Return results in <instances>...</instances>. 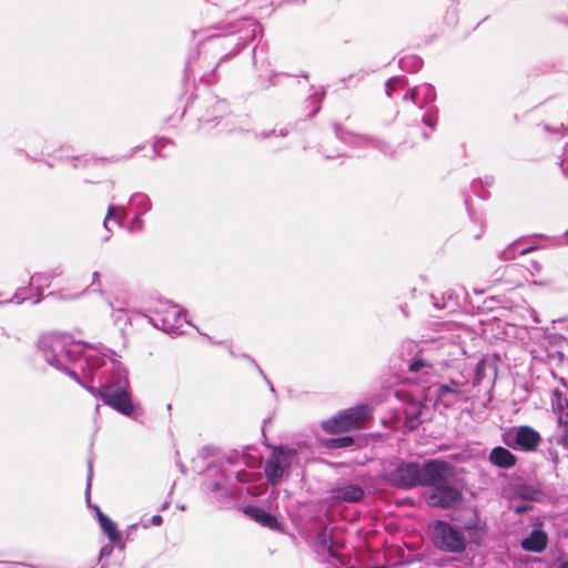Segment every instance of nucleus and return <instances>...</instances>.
<instances>
[{
	"instance_id": "32",
	"label": "nucleus",
	"mask_w": 568,
	"mask_h": 568,
	"mask_svg": "<svg viewBox=\"0 0 568 568\" xmlns=\"http://www.w3.org/2000/svg\"><path fill=\"white\" fill-rule=\"evenodd\" d=\"M142 229V220L140 219V216L136 214L133 220L131 221L130 223V226H129V230L130 232H136V231H140Z\"/></svg>"
},
{
	"instance_id": "16",
	"label": "nucleus",
	"mask_w": 568,
	"mask_h": 568,
	"mask_svg": "<svg viewBox=\"0 0 568 568\" xmlns=\"http://www.w3.org/2000/svg\"><path fill=\"white\" fill-rule=\"evenodd\" d=\"M244 513L264 527L271 529L278 528V523L276 518L260 507L247 506L245 507Z\"/></svg>"
},
{
	"instance_id": "11",
	"label": "nucleus",
	"mask_w": 568,
	"mask_h": 568,
	"mask_svg": "<svg viewBox=\"0 0 568 568\" xmlns=\"http://www.w3.org/2000/svg\"><path fill=\"white\" fill-rule=\"evenodd\" d=\"M422 467L416 463L398 466L393 473V480L398 487L412 488L422 483Z\"/></svg>"
},
{
	"instance_id": "6",
	"label": "nucleus",
	"mask_w": 568,
	"mask_h": 568,
	"mask_svg": "<svg viewBox=\"0 0 568 568\" xmlns=\"http://www.w3.org/2000/svg\"><path fill=\"white\" fill-rule=\"evenodd\" d=\"M294 457L295 452L292 449L282 446L274 448L264 466V474L267 481L272 485L278 484Z\"/></svg>"
},
{
	"instance_id": "21",
	"label": "nucleus",
	"mask_w": 568,
	"mask_h": 568,
	"mask_svg": "<svg viewBox=\"0 0 568 568\" xmlns=\"http://www.w3.org/2000/svg\"><path fill=\"white\" fill-rule=\"evenodd\" d=\"M422 65H423L422 59L415 54L405 55V57L400 58V60H399L400 69L406 72H410V73L416 72L422 68Z\"/></svg>"
},
{
	"instance_id": "43",
	"label": "nucleus",
	"mask_w": 568,
	"mask_h": 568,
	"mask_svg": "<svg viewBox=\"0 0 568 568\" xmlns=\"http://www.w3.org/2000/svg\"><path fill=\"white\" fill-rule=\"evenodd\" d=\"M281 135H282V136L286 135V131H285V132H284V131H281Z\"/></svg>"
},
{
	"instance_id": "24",
	"label": "nucleus",
	"mask_w": 568,
	"mask_h": 568,
	"mask_svg": "<svg viewBox=\"0 0 568 568\" xmlns=\"http://www.w3.org/2000/svg\"><path fill=\"white\" fill-rule=\"evenodd\" d=\"M407 84L405 77H393L386 82V94L392 98L393 92Z\"/></svg>"
},
{
	"instance_id": "31",
	"label": "nucleus",
	"mask_w": 568,
	"mask_h": 568,
	"mask_svg": "<svg viewBox=\"0 0 568 568\" xmlns=\"http://www.w3.org/2000/svg\"><path fill=\"white\" fill-rule=\"evenodd\" d=\"M45 282H47V278L42 274H36L30 278L31 285H36L37 291H39L40 286L42 284H45Z\"/></svg>"
},
{
	"instance_id": "38",
	"label": "nucleus",
	"mask_w": 568,
	"mask_h": 568,
	"mask_svg": "<svg viewBox=\"0 0 568 568\" xmlns=\"http://www.w3.org/2000/svg\"><path fill=\"white\" fill-rule=\"evenodd\" d=\"M561 166H562V171L566 175H568V172H567V166H568V161L565 160L562 163H561Z\"/></svg>"
},
{
	"instance_id": "28",
	"label": "nucleus",
	"mask_w": 568,
	"mask_h": 568,
	"mask_svg": "<svg viewBox=\"0 0 568 568\" xmlns=\"http://www.w3.org/2000/svg\"><path fill=\"white\" fill-rule=\"evenodd\" d=\"M426 366H427V363L424 359L418 358V359H414L413 362H410L408 365V368L410 372L416 373V372L422 371Z\"/></svg>"
},
{
	"instance_id": "23",
	"label": "nucleus",
	"mask_w": 568,
	"mask_h": 568,
	"mask_svg": "<svg viewBox=\"0 0 568 568\" xmlns=\"http://www.w3.org/2000/svg\"><path fill=\"white\" fill-rule=\"evenodd\" d=\"M125 216V211L122 207H118L114 205H110L108 209V214L103 221V225L106 230L109 229V222L114 217V220L121 225Z\"/></svg>"
},
{
	"instance_id": "9",
	"label": "nucleus",
	"mask_w": 568,
	"mask_h": 568,
	"mask_svg": "<svg viewBox=\"0 0 568 568\" xmlns=\"http://www.w3.org/2000/svg\"><path fill=\"white\" fill-rule=\"evenodd\" d=\"M425 499L430 506L453 508L460 504L463 496L450 481H447L435 488L427 489L425 491Z\"/></svg>"
},
{
	"instance_id": "37",
	"label": "nucleus",
	"mask_w": 568,
	"mask_h": 568,
	"mask_svg": "<svg viewBox=\"0 0 568 568\" xmlns=\"http://www.w3.org/2000/svg\"><path fill=\"white\" fill-rule=\"evenodd\" d=\"M163 519H162V516L160 515H154L151 517L150 519V525H153V526H160L162 524Z\"/></svg>"
},
{
	"instance_id": "20",
	"label": "nucleus",
	"mask_w": 568,
	"mask_h": 568,
	"mask_svg": "<svg viewBox=\"0 0 568 568\" xmlns=\"http://www.w3.org/2000/svg\"><path fill=\"white\" fill-rule=\"evenodd\" d=\"M534 250H535V246L520 247L519 243H514V244L509 245L508 247H506L501 252L500 257L505 261L513 260L518 255L528 254Z\"/></svg>"
},
{
	"instance_id": "44",
	"label": "nucleus",
	"mask_w": 568,
	"mask_h": 568,
	"mask_svg": "<svg viewBox=\"0 0 568 568\" xmlns=\"http://www.w3.org/2000/svg\"><path fill=\"white\" fill-rule=\"evenodd\" d=\"M565 236H566V241L568 242V232L565 234Z\"/></svg>"
},
{
	"instance_id": "34",
	"label": "nucleus",
	"mask_w": 568,
	"mask_h": 568,
	"mask_svg": "<svg viewBox=\"0 0 568 568\" xmlns=\"http://www.w3.org/2000/svg\"><path fill=\"white\" fill-rule=\"evenodd\" d=\"M91 286H95L94 291L102 292L101 288V281H100V273L98 271L93 272L92 274V283Z\"/></svg>"
},
{
	"instance_id": "27",
	"label": "nucleus",
	"mask_w": 568,
	"mask_h": 568,
	"mask_svg": "<svg viewBox=\"0 0 568 568\" xmlns=\"http://www.w3.org/2000/svg\"><path fill=\"white\" fill-rule=\"evenodd\" d=\"M351 444H353V439L351 437H339L329 440V447L332 448L347 447Z\"/></svg>"
},
{
	"instance_id": "22",
	"label": "nucleus",
	"mask_w": 568,
	"mask_h": 568,
	"mask_svg": "<svg viewBox=\"0 0 568 568\" xmlns=\"http://www.w3.org/2000/svg\"><path fill=\"white\" fill-rule=\"evenodd\" d=\"M131 205L135 207L136 214H143L151 210V201L150 199L142 193L134 194L131 197Z\"/></svg>"
},
{
	"instance_id": "13",
	"label": "nucleus",
	"mask_w": 568,
	"mask_h": 568,
	"mask_svg": "<svg viewBox=\"0 0 568 568\" xmlns=\"http://www.w3.org/2000/svg\"><path fill=\"white\" fill-rule=\"evenodd\" d=\"M435 99H436L435 88L428 83H424V84L417 85L413 89H409L403 97L404 101L409 100V101L418 104V106L420 109L424 106V104L435 101Z\"/></svg>"
},
{
	"instance_id": "41",
	"label": "nucleus",
	"mask_w": 568,
	"mask_h": 568,
	"mask_svg": "<svg viewBox=\"0 0 568 568\" xmlns=\"http://www.w3.org/2000/svg\"><path fill=\"white\" fill-rule=\"evenodd\" d=\"M557 568H568V561L560 562Z\"/></svg>"
},
{
	"instance_id": "1",
	"label": "nucleus",
	"mask_w": 568,
	"mask_h": 568,
	"mask_svg": "<svg viewBox=\"0 0 568 568\" xmlns=\"http://www.w3.org/2000/svg\"><path fill=\"white\" fill-rule=\"evenodd\" d=\"M82 357L85 366L81 364L80 367L82 371H88L89 373L105 365L106 359L111 361L113 372L108 381L100 387H88V392L93 396H100L105 405L112 407L120 414L131 416L134 406L131 399L128 373L115 358V353L105 347L101 349L84 346V352L80 355V358ZM80 361L81 359L78 362Z\"/></svg>"
},
{
	"instance_id": "19",
	"label": "nucleus",
	"mask_w": 568,
	"mask_h": 568,
	"mask_svg": "<svg viewBox=\"0 0 568 568\" xmlns=\"http://www.w3.org/2000/svg\"><path fill=\"white\" fill-rule=\"evenodd\" d=\"M515 493L519 498L526 500H538L541 494L537 487L527 484L517 485Z\"/></svg>"
},
{
	"instance_id": "29",
	"label": "nucleus",
	"mask_w": 568,
	"mask_h": 568,
	"mask_svg": "<svg viewBox=\"0 0 568 568\" xmlns=\"http://www.w3.org/2000/svg\"><path fill=\"white\" fill-rule=\"evenodd\" d=\"M526 268L532 276H535L541 272L542 265L538 261H530Z\"/></svg>"
},
{
	"instance_id": "14",
	"label": "nucleus",
	"mask_w": 568,
	"mask_h": 568,
	"mask_svg": "<svg viewBox=\"0 0 568 568\" xmlns=\"http://www.w3.org/2000/svg\"><path fill=\"white\" fill-rule=\"evenodd\" d=\"M488 460L498 468L509 469L516 465L517 457L508 448L496 446L489 453Z\"/></svg>"
},
{
	"instance_id": "8",
	"label": "nucleus",
	"mask_w": 568,
	"mask_h": 568,
	"mask_svg": "<svg viewBox=\"0 0 568 568\" xmlns=\"http://www.w3.org/2000/svg\"><path fill=\"white\" fill-rule=\"evenodd\" d=\"M422 475L420 486L435 488L452 480L453 469L444 460H430L423 465Z\"/></svg>"
},
{
	"instance_id": "5",
	"label": "nucleus",
	"mask_w": 568,
	"mask_h": 568,
	"mask_svg": "<svg viewBox=\"0 0 568 568\" xmlns=\"http://www.w3.org/2000/svg\"><path fill=\"white\" fill-rule=\"evenodd\" d=\"M435 545L449 552H462L466 548V539L462 531L450 524L437 520L432 528Z\"/></svg>"
},
{
	"instance_id": "25",
	"label": "nucleus",
	"mask_w": 568,
	"mask_h": 568,
	"mask_svg": "<svg viewBox=\"0 0 568 568\" xmlns=\"http://www.w3.org/2000/svg\"><path fill=\"white\" fill-rule=\"evenodd\" d=\"M113 322L115 325L123 329L130 323V316L124 310H114L112 313Z\"/></svg>"
},
{
	"instance_id": "10",
	"label": "nucleus",
	"mask_w": 568,
	"mask_h": 568,
	"mask_svg": "<svg viewBox=\"0 0 568 568\" xmlns=\"http://www.w3.org/2000/svg\"><path fill=\"white\" fill-rule=\"evenodd\" d=\"M468 381L449 379L439 384L436 388V399L445 407H450L458 403L463 395L466 394Z\"/></svg>"
},
{
	"instance_id": "18",
	"label": "nucleus",
	"mask_w": 568,
	"mask_h": 568,
	"mask_svg": "<svg viewBox=\"0 0 568 568\" xmlns=\"http://www.w3.org/2000/svg\"><path fill=\"white\" fill-rule=\"evenodd\" d=\"M336 134L337 136L345 142L355 144V145H374L378 146L377 142L368 136L357 135L348 132H344L339 128L336 126Z\"/></svg>"
},
{
	"instance_id": "2",
	"label": "nucleus",
	"mask_w": 568,
	"mask_h": 568,
	"mask_svg": "<svg viewBox=\"0 0 568 568\" xmlns=\"http://www.w3.org/2000/svg\"><path fill=\"white\" fill-rule=\"evenodd\" d=\"M39 348L49 365L60 371H67L80 383L77 373L71 372L69 365L77 363L84 352V345L81 342L72 339L67 334L50 333L40 338Z\"/></svg>"
},
{
	"instance_id": "26",
	"label": "nucleus",
	"mask_w": 568,
	"mask_h": 568,
	"mask_svg": "<svg viewBox=\"0 0 568 568\" xmlns=\"http://www.w3.org/2000/svg\"><path fill=\"white\" fill-rule=\"evenodd\" d=\"M166 146H172V142L161 138L154 142L153 149L154 152L158 153L160 156H164L165 154L162 152Z\"/></svg>"
},
{
	"instance_id": "35",
	"label": "nucleus",
	"mask_w": 568,
	"mask_h": 568,
	"mask_svg": "<svg viewBox=\"0 0 568 568\" xmlns=\"http://www.w3.org/2000/svg\"><path fill=\"white\" fill-rule=\"evenodd\" d=\"M91 480H92V465L89 464V474L87 478V499L90 500V488H91Z\"/></svg>"
},
{
	"instance_id": "42",
	"label": "nucleus",
	"mask_w": 568,
	"mask_h": 568,
	"mask_svg": "<svg viewBox=\"0 0 568 568\" xmlns=\"http://www.w3.org/2000/svg\"><path fill=\"white\" fill-rule=\"evenodd\" d=\"M40 302V297H39V294L37 295V297L32 301L33 304H37Z\"/></svg>"
},
{
	"instance_id": "36",
	"label": "nucleus",
	"mask_w": 568,
	"mask_h": 568,
	"mask_svg": "<svg viewBox=\"0 0 568 568\" xmlns=\"http://www.w3.org/2000/svg\"><path fill=\"white\" fill-rule=\"evenodd\" d=\"M24 291H26L24 288H20V290H18V291L16 292V294H14V298H17L18 303H21V302H24V301H27V300H30V298H31V297H29V296H27V295L24 294Z\"/></svg>"
},
{
	"instance_id": "39",
	"label": "nucleus",
	"mask_w": 568,
	"mask_h": 568,
	"mask_svg": "<svg viewBox=\"0 0 568 568\" xmlns=\"http://www.w3.org/2000/svg\"><path fill=\"white\" fill-rule=\"evenodd\" d=\"M527 509H528V507H527V506L517 507V508H516V513H517V514H520V513H523V511H526Z\"/></svg>"
},
{
	"instance_id": "45",
	"label": "nucleus",
	"mask_w": 568,
	"mask_h": 568,
	"mask_svg": "<svg viewBox=\"0 0 568 568\" xmlns=\"http://www.w3.org/2000/svg\"><path fill=\"white\" fill-rule=\"evenodd\" d=\"M82 387H85L88 389L89 386H85V384H82Z\"/></svg>"
},
{
	"instance_id": "15",
	"label": "nucleus",
	"mask_w": 568,
	"mask_h": 568,
	"mask_svg": "<svg viewBox=\"0 0 568 568\" xmlns=\"http://www.w3.org/2000/svg\"><path fill=\"white\" fill-rule=\"evenodd\" d=\"M547 535L541 529H534L528 537L523 539L521 547L526 551L541 552L547 547Z\"/></svg>"
},
{
	"instance_id": "4",
	"label": "nucleus",
	"mask_w": 568,
	"mask_h": 568,
	"mask_svg": "<svg viewBox=\"0 0 568 568\" xmlns=\"http://www.w3.org/2000/svg\"><path fill=\"white\" fill-rule=\"evenodd\" d=\"M503 442L509 448L531 453L538 449L542 438L530 426H516L503 434Z\"/></svg>"
},
{
	"instance_id": "30",
	"label": "nucleus",
	"mask_w": 568,
	"mask_h": 568,
	"mask_svg": "<svg viewBox=\"0 0 568 568\" xmlns=\"http://www.w3.org/2000/svg\"><path fill=\"white\" fill-rule=\"evenodd\" d=\"M483 376H484V364H483V362H479L475 367V378H474L473 385L477 386L481 382Z\"/></svg>"
},
{
	"instance_id": "33",
	"label": "nucleus",
	"mask_w": 568,
	"mask_h": 568,
	"mask_svg": "<svg viewBox=\"0 0 568 568\" xmlns=\"http://www.w3.org/2000/svg\"><path fill=\"white\" fill-rule=\"evenodd\" d=\"M423 122L425 125L434 129L435 128V124L437 122V116L436 115H433V114H425L423 116Z\"/></svg>"
},
{
	"instance_id": "3",
	"label": "nucleus",
	"mask_w": 568,
	"mask_h": 568,
	"mask_svg": "<svg viewBox=\"0 0 568 568\" xmlns=\"http://www.w3.org/2000/svg\"><path fill=\"white\" fill-rule=\"evenodd\" d=\"M372 414L369 405L362 404L348 408L335 417L323 422L322 427L329 434L347 432L352 428L362 427L364 420Z\"/></svg>"
},
{
	"instance_id": "17",
	"label": "nucleus",
	"mask_w": 568,
	"mask_h": 568,
	"mask_svg": "<svg viewBox=\"0 0 568 568\" xmlns=\"http://www.w3.org/2000/svg\"><path fill=\"white\" fill-rule=\"evenodd\" d=\"M99 524L103 532L112 542H118L121 539V534L118 530L116 524L104 515L98 506H94Z\"/></svg>"
},
{
	"instance_id": "12",
	"label": "nucleus",
	"mask_w": 568,
	"mask_h": 568,
	"mask_svg": "<svg viewBox=\"0 0 568 568\" xmlns=\"http://www.w3.org/2000/svg\"><path fill=\"white\" fill-rule=\"evenodd\" d=\"M329 493L332 499L344 503H357L364 497V489L355 484L335 485Z\"/></svg>"
},
{
	"instance_id": "7",
	"label": "nucleus",
	"mask_w": 568,
	"mask_h": 568,
	"mask_svg": "<svg viewBox=\"0 0 568 568\" xmlns=\"http://www.w3.org/2000/svg\"><path fill=\"white\" fill-rule=\"evenodd\" d=\"M146 318L150 324L164 332L178 333L182 328L181 312L169 303H160L154 316H146Z\"/></svg>"
},
{
	"instance_id": "40",
	"label": "nucleus",
	"mask_w": 568,
	"mask_h": 568,
	"mask_svg": "<svg viewBox=\"0 0 568 568\" xmlns=\"http://www.w3.org/2000/svg\"><path fill=\"white\" fill-rule=\"evenodd\" d=\"M110 552H111V548H109V549L108 548H102L101 556L109 555Z\"/></svg>"
}]
</instances>
